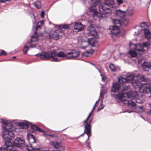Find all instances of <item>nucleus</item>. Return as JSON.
<instances>
[{
    "label": "nucleus",
    "instance_id": "nucleus-1",
    "mask_svg": "<svg viewBox=\"0 0 151 151\" xmlns=\"http://www.w3.org/2000/svg\"><path fill=\"white\" fill-rule=\"evenodd\" d=\"M115 6L113 0H106L103 2L102 0H98L91 6L89 10L93 13L92 16L94 19L98 18L100 19L106 17L107 14L111 13V8Z\"/></svg>",
    "mask_w": 151,
    "mask_h": 151
},
{
    "label": "nucleus",
    "instance_id": "nucleus-2",
    "mask_svg": "<svg viewBox=\"0 0 151 151\" xmlns=\"http://www.w3.org/2000/svg\"><path fill=\"white\" fill-rule=\"evenodd\" d=\"M67 52L65 53L63 51H60L56 53L55 50L50 51L42 52L41 53L37 54L35 56H38L40 59L43 60H49L52 59L51 61L54 62L59 61V59L56 57L60 58H66L67 59Z\"/></svg>",
    "mask_w": 151,
    "mask_h": 151
},
{
    "label": "nucleus",
    "instance_id": "nucleus-3",
    "mask_svg": "<svg viewBox=\"0 0 151 151\" xmlns=\"http://www.w3.org/2000/svg\"><path fill=\"white\" fill-rule=\"evenodd\" d=\"M2 123L3 124L2 128L3 130L2 136L4 140H12L14 138L15 135L11 129L13 127V125L10 122H8L3 119H1Z\"/></svg>",
    "mask_w": 151,
    "mask_h": 151
},
{
    "label": "nucleus",
    "instance_id": "nucleus-4",
    "mask_svg": "<svg viewBox=\"0 0 151 151\" xmlns=\"http://www.w3.org/2000/svg\"><path fill=\"white\" fill-rule=\"evenodd\" d=\"M135 77V75L133 73H128L125 77H121L118 79V82H114L113 83V86L111 91L114 92H118L120 88V85L119 83L123 84L126 82H129Z\"/></svg>",
    "mask_w": 151,
    "mask_h": 151
},
{
    "label": "nucleus",
    "instance_id": "nucleus-5",
    "mask_svg": "<svg viewBox=\"0 0 151 151\" xmlns=\"http://www.w3.org/2000/svg\"><path fill=\"white\" fill-rule=\"evenodd\" d=\"M98 101H96L95 105L93 106V107L92 109V110L89 114L88 117H87L86 119L83 121V122L85 124V129L84 132L81 135L78 137L82 136L85 133H86V134H87L88 136V137L90 135L91 129V127L90 125V123L91 122V120H88V119L91 116L93 111L94 110L95 105L97 103ZM88 138L89 137H88Z\"/></svg>",
    "mask_w": 151,
    "mask_h": 151
},
{
    "label": "nucleus",
    "instance_id": "nucleus-6",
    "mask_svg": "<svg viewBox=\"0 0 151 151\" xmlns=\"http://www.w3.org/2000/svg\"><path fill=\"white\" fill-rule=\"evenodd\" d=\"M12 145L9 147V151H18V150L15 149L14 147H20L24 146L25 145V141L24 139L20 138L17 137L13 143H12Z\"/></svg>",
    "mask_w": 151,
    "mask_h": 151
},
{
    "label": "nucleus",
    "instance_id": "nucleus-7",
    "mask_svg": "<svg viewBox=\"0 0 151 151\" xmlns=\"http://www.w3.org/2000/svg\"><path fill=\"white\" fill-rule=\"evenodd\" d=\"M29 145H27V150L29 151H40V149L38 145L35 146V138L32 134L31 135V137L29 138Z\"/></svg>",
    "mask_w": 151,
    "mask_h": 151
},
{
    "label": "nucleus",
    "instance_id": "nucleus-8",
    "mask_svg": "<svg viewBox=\"0 0 151 151\" xmlns=\"http://www.w3.org/2000/svg\"><path fill=\"white\" fill-rule=\"evenodd\" d=\"M134 28L136 29L137 30V31H135L134 32L135 35H139L143 30L145 38L148 40L151 38V33L148 29L144 28L143 29L141 27L137 25L134 27Z\"/></svg>",
    "mask_w": 151,
    "mask_h": 151
},
{
    "label": "nucleus",
    "instance_id": "nucleus-9",
    "mask_svg": "<svg viewBox=\"0 0 151 151\" xmlns=\"http://www.w3.org/2000/svg\"><path fill=\"white\" fill-rule=\"evenodd\" d=\"M67 59L75 60L80 55L79 51L72 50L67 52Z\"/></svg>",
    "mask_w": 151,
    "mask_h": 151
},
{
    "label": "nucleus",
    "instance_id": "nucleus-10",
    "mask_svg": "<svg viewBox=\"0 0 151 151\" xmlns=\"http://www.w3.org/2000/svg\"><path fill=\"white\" fill-rule=\"evenodd\" d=\"M140 92L143 93H150L151 95V83L144 84L139 88Z\"/></svg>",
    "mask_w": 151,
    "mask_h": 151
},
{
    "label": "nucleus",
    "instance_id": "nucleus-11",
    "mask_svg": "<svg viewBox=\"0 0 151 151\" xmlns=\"http://www.w3.org/2000/svg\"><path fill=\"white\" fill-rule=\"evenodd\" d=\"M87 31V34L88 36H92L96 39L99 38L98 33L96 31L95 28L92 25H89L88 26Z\"/></svg>",
    "mask_w": 151,
    "mask_h": 151
},
{
    "label": "nucleus",
    "instance_id": "nucleus-12",
    "mask_svg": "<svg viewBox=\"0 0 151 151\" xmlns=\"http://www.w3.org/2000/svg\"><path fill=\"white\" fill-rule=\"evenodd\" d=\"M150 42L149 41L145 42L142 44H137L133 43L132 42H130L129 44V47H137V46L139 47H148L150 46Z\"/></svg>",
    "mask_w": 151,
    "mask_h": 151
},
{
    "label": "nucleus",
    "instance_id": "nucleus-13",
    "mask_svg": "<svg viewBox=\"0 0 151 151\" xmlns=\"http://www.w3.org/2000/svg\"><path fill=\"white\" fill-rule=\"evenodd\" d=\"M37 38L36 36H32L30 41L29 42H28L27 45L24 46V47H36L35 42L37 41Z\"/></svg>",
    "mask_w": 151,
    "mask_h": 151
},
{
    "label": "nucleus",
    "instance_id": "nucleus-14",
    "mask_svg": "<svg viewBox=\"0 0 151 151\" xmlns=\"http://www.w3.org/2000/svg\"><path fill=\"white\" fill-rule=\"evenodd\" d=\"M12 145L10 140H5L4 145L0 147V151H7V150L9 149L8 148Z\"/></svg>",
    "mask_w": 151,
    "mask_h": 151
},
{
    "label": "nucleus",
    "instance_id": "nucleus-15",
    "mask_svg": "<svg viewBox=\"0 0 151 151\" xmlns=\"http://www.w3.org/2000/svg\"><path fill=\"white\" fill-rule=\"evenodd\" d=\"M125 95L126 96L127 98L133 100L135 99V97L138 95V93L137 91H132L128 93H126Z\"/></svg>",
    "mask_w": 151,
    "mask_h": 151
},
{
    "label": "nucleus",
    "instance_id": "nucleus-16",
    "mask_svg": "<svg viewBox=\"0 0 151 151\" xmlns=\"http://www.w3.org/2000/svg\"><path fill=\"white\" fill-rule=\"evenodd\" d=\"M129 98H127V96H126L123 100L122 102L124 104H127L129 107L131 106H134L136 105V104L134 101L132 100H128Z\"/></svg>",
    "mask_w": 151,
    "mask_h": 151
},
{
    "label": "nucleus",
    "instance_id": "nucleus-17",
    "mask_svg": "<svg viewBox=\"0 0 151 151\" xmlns=\"http://www.w3.org/2000/svg\"><path fill=\"white\" fill-rule=\"evenodd\" d=\"M109 29L111 34L114 35H116L119 32L118 26H110L109 27Z\"/></svg>",
    "mask_w": 151,
    "mask_h": 151
},
{
    "label": "nucleus",
    "instance_id": "nucleus-18",
    "mask_svg": "<svg viewBox=\"0 0 151 151\" xmlns=\"http://www.w3.org/2000/svg\"><path fill=\"white\" fill-rule=\"evenodd\" d=\"M51 145L55 148L57 149L58 151H60L62 149V147L61 143L57 141L52 142H51Z\"/></svg>",
    "mask_w": 151,
    "mask_h": 151
},
{
    "label": "nucleus",
    "instance_id": "nucleus-19",
    "mask_svg": "<svg viewBox=\"0 0 151 151\" xmlns=\"http://www.w3.org/2000/svg\"><path fill=\"white\" fill-rule=\"evenodd\" d=\"M57 29L54 31L52 33L51 37L55 40H57L59 38V34L61 31L60 29L57 28Z\"/></svg>",
    "mask_w": 151,
    "mask_h": 151
},
{
    "label": "nucleus",
    "instance_id": "nucleus-20",
    "mask_svg": "<svg viewBox=\"0 0 151 151\" xmlns=\"http://www.w3.org/2000/svg\"><path fill=\"white\" fill-rule=\"evenodd\" d=\"M74 29L76 32H78L83 30V27L81 23H76L74 25Z\"/></svg>",
    "mask_w": 151,
    "mask_h": 151
},
{
    "label": "nucleus",
    "instance_id": "nucleus-21",
    "mask_svg": "<svg viewBox=\"0 0 151 151\" xmlns=\"http://www.w3.org/2000/svg\"><path fill=\"white\" fill-rule=\"evenodd\" d=\"M94 53V50L91 49L89 50L86 51L82 53V56L83 57H86L90 56Z\"/></svg>",
    "mask_w": 151,
    "mask_h": 151
},
{
    "label": "nucleus",
    "instance_id": "nucleus-22",
    "mask_svg": "<svg viewBox=\"0 0 151 151\" xmlns=\"http://www.w3.org/2000/svg\"><path fill=\"white\" fill-rule=\"evenodd\" d=\"M17 125L20 128L23 129H27L29 127L28 122L27 121L19 123L17 124Z\"/></svg>",
    "mask_w": 151,
    "mask_h": 151
},
{
    "label": "nucleus",
    "instance_id": "nucleus-23",
    "mask_svg": "<svg viewBox=\"0 0 151 151\" xmlns=\"http://www.w3.org/2000/svg\"><path fill=\"white\" fill-rule=\"evenodd\" d=\"M150 63L145 62L142 65V67L143 70L147 71L150 69Z\"/></svg>",
    "mask_w": 151,
    "mask_h": 151
},
{
    "label": "nucleus",
    "instance_id": "nucleus-24",
    "mask_svg": "<svg viewBox=\"0 0 151 151\" xmlns=\"http://www.w3.org/2000/svg\"><path fill=\"white\" fill-rule=\"evenodd\" d=\"M126 93H122L119 94L116 98V101L118 102L122 101L124 98L126 96Z\"/></svg>",
    "mask_w": 151,
    "mask_h": 151
},
{
    "label": "nucleus",
    "instance_id": "nucleus-25",
    "mask_svg": "<svg viewBox=\"0 0 151 151\" xmlns=\"http://www.w3.org/2000/svg\"><path fill=\"white\" fill-rule=\"evenodd\" d=\"M44 24V21L42 20V21L38 22L36 27V30L35 31L34 34L36 35L37 33V31L38 29L41 28V27L43 26Z\"/></svg>",
    "mask_w": 151,
    "mask_h": 151
},
{
    "label": "nucleus",
    "instance_id": "nucleus-26",
    "mask_svg": "<svg viewBox=\"0 0 151 151\" xmlns=\"http://www.w3.org/2000/svg\"><path fill=\"white\" fill-rule=\"evenodd\" d=\"M130 82L135 89L140 88L139 85V84H140L139 82L134 80H132Z\"/></svg>",
    "mask_w": 151,
    "mask_h": 151
},
{
    "label": "nucleus",
    "instance_id": "nucleus-27",
    "mask_svg": "<svg viewBox=\"0 0 151 151\" xmlns=\"http://www.w3.org/2000/svg\"><path fill=\"white\" fill-rule=\"evenodd\" d=\"M88 42L90 45L93 47L95 46V44L97 42L93 38H91L88 39Z\"/></svg>",
    "mask_w": 151,
    "mask_h": 151
},
{
    "label": "nucleus",
    "instance_id": "nucleus-28",
    "mask_svg": "<svg viewBox=\"0 0 151 151\" xmlns=\"http://www.w3.org/2000/svg\"><path fill=\"white\" fill-rule=\"evenodd\" d=\"M125 12L124 11H122L120 9L116 10L115 14L117 16L120 17H123L125 16Z\"/></svg>",
    "mask_w": 151,
    "mask_h": 151
},
{
    "label": "nucleus",
    "instance_id": "nucleus-29",
    "mask_svg": "<svg viewBox=\"0 0 151 151\" xmlns=\"http://www.w3.org/2000/svg\"><path fill=\"white\" fill-rule=\"evenodd\" d=\"M129 54L130 55L131 57L133 58L136 57L137 55V52L133 50H130L129 51Z\"/></svg>",
    "mask_w": 151,
    "mask_h": 151
},
{
    "label": "nucleus",
    "instance_id": "nucleus-30",
    "mask_svg": "<svg viewBox=\"0 0 151 151\" xmlns=\"http://www.w3.org/2000/svg\"><path fill=\"white\" fill-rule=\"evenodd\" d=\"M55 28H58V29H60L61 30V29H68L69 28V25H63L61 26H58L57 25H55Z\"/></svg>",
    "mask_w": 151,
    "mask_h": 151
},
{
    "label": "nucleus",
    "instance_id": "nucleus-31",
    "mask_svg": "<svg viewBox=\"0 0 151 151\" xmlns=\"http://www.w3.org/2000/svg\"><path fill=\"white\" fill-rule=\"evenodd\" d=\"M38 9H40L41 6V3L40 0H37L33 4Z\"/></svg>",
    "mask_w": 151,
    "mask_h": 151
},
{
    "label": "nucleus",
    "instance_id": "nucleus-32",
    "mask_svg": "<svg viewBox=\"0 0 151 151\" xmlns=\"http://www.w3.org/2000/svg\"><path fill=\"white\" fill-rule=\"evenodd\" d=\"M136 50L137 51L138 53L140 55H141L145 52V50L144 48H140L139 49H137V48H135Z\"/></svg>",
    "mask_w": 151,
    "mask_h": 151
},
{
    "label": "nucleus",
    "instance_id": "nucleus-33",
    "mask_svg": "<svg viewBox=\"0 0 151 151\" xmlns=\"http://www.w3.org/2000/svg\"><path fill=\"white\" fill-rule=\"evenodd\" d=\"M137 79L141 81H143L145 80L144 76L141 75L140 74H138L137 76Z\"/></svg>",
    "mask_w": 151,
    "mask_h": 151
},
{
    "label": "nucleus",
    "instance_id": "nucleus-34",
    "mask_svg": "<svg viewBox=\"0 0 151 151\" xmlns=\"http://www.w3.org/2000/svg\"><path fill=\"white\" fill-rule=\"evenodd\" d=\"M113 23L114 24V26H118L119 27L121 25V23L120 21L118 19H114L113 21Z\"/></svg>",
    "mask_w": 151,
    "mask_h": 151
},
{
    "label": "nucleus",
    "instance_id": "nucleus-35",
    "mask_svg": "<svg viewBox=\"0 0 151 151\" xmlns=\"http://www.w3.org/2000/svg\"><path fill=\"white\" fill-rule=\"evenodd\" d=\"M29 124L31 126V127L33 130L37 131L38 129V127L35 124L32 125V123H29Z\"/></svg>",
    "mask_w": 151,
    "mask_h": 151
},
{
    "label": "nucleus",
    "instance_id": "nucleus-36",
    "mask_svg": "<svg viewBox=\"0 0 151 151\" xmlns=\"http://www.w3.org/2000/svg\"><path fill=\"white\" fill-rule=\"evenodd\" d=\"M109 68L112 71L114 72L116 70V68L114 65L112 63L110 64L109 65Z\"/></svg>",
    "mask_w": 151,
    "mask_h": 151
},
{
    "label": "nucleus",
    "instance_id": "nucleus-37",
    "mask_svg": "<svg viewBox=\"0 0 151 151\" xmlns=\"http://www.w3.org/2000/svg\"><path fill=\"white\" fill-rule=\"evenodd\" d=\"M31 17L32 18V21L33 22V25L35 24L36 23V21L35 19V17L34 16L33 14L32 13L31 14ZM33 27H34V26H33Z\"/></svg>",
    "mask_w": 151,
    "mask_h": 151
},
{
    "label": "nucleus",
    "instance_id": "nucleus-38",
    "mask_svg": "<svg viewBox=\"0 0 151 151\" xmlns=\"http://www.w3.org/2000/svg\"><path fill=\"white\" fill-rule=\"evenodd\" d=\"M122 22L124 25H126L128 23V20L125 18H122L121 20Z\"/></svg>",
    "mask_w": 151,
    "mask_h": 151
},
{
    "label": "nucleus",
    "instance_id": "nucleus-39",
    "mask_svg": "<svg viewBox=\"0 0 151 151\" xmlns=\"http://www.w3.org/2000/svg\"><path fill=\"white\" fill-rule=\"evenodd\" d=\"M122 22L124 25H126L128 23V20L125 18H122L121 20Z\"/></svg>",
    "mask_w": 151,
    "mask_h": 151
},
{
    "label": "nucleus",
    "instance_id": "nucleus-40",
    "mask_svg": "<svg viewBox=\"0 0 151 151\" xmlns=\"http://www.w3.org/2000/svg\"><path fill=\"white\" fill-rule=\"evenodd\" d=\"M122 22L124 25H126L128 23V20L125 18H122L121 20Z\"/></svg>",
    "mask_w": 151,
    "mask_h": 151
},
{
    "label": "nucleus",
    "instance_id": "nucleus-41",
    "mask_svg": "<svg viewBox=\"0 0 151 151\" xmlns=\"http://www.w3.org/2000/svg\"><path fill=\"white\" fill-rule=\"evenodd\" d=\"M6 54L7 53L4 50H0V56H5L6 55Z\"/></svg>",
    "mask_w": 151,
    "mask_h": 151
},
{
    "label": "nucleus",
    "instance_id": "nucleus-42",
    "mask_svg": "<svg viewBox=\"0 0 151 151\" xmlns=\"http://www.w3.org/2000/svg\"><path fill=\"white\" fill-rule=\"evenodd\" d=\"M133 101L134 102L135 101H136L137 103L139 104L141 103L142 102V101L138 98L135 99H134V100Z\"/></svg>",
    "mask_w": 151,
    "mask_h": 151
},
{
    "label": "nucleus",
    "instance_id": "nucleus-43",
    "mask_svg": "<svg viewBox=\"0 0 151 151\" xmlns=\"http://www.w3.org/2000/svg\"><path fill=\"white\" fill-rule=\"evenodd\" d=\"M104 106L103 104L102 103H101L98 109V111H99L100 110L104 108Z\"/></svg>",
    "mask_w": 151,
    "mask_h": 151
},
{
    "label": "nucleus",
    "instance_id": "nucleus-44",
    "mask_svg": "<svg viewBox=\"0 0 151 151\" xmlns=\"http://www.w3.org/2000/svg\"><path fill=\"white\" fill-rule=\"evenodd\" d=\"M29 49V48H23V51L24 54H26L27 52Z\"/></svg>",
    "mask_w": 151,
    "mask_h": 151
},
{
    "label": "nucleus",
    "instance_id": "nucleus-45",
    "mask_svg": "<svg viewBox=\"0 0 151 151\" xmlns=\"http://www.w3.org/2000/svg\"><path fill=\"white\" fill-rule=\"evenodd\" d=\"M45 14V11L44 10H42L40 16L42 18L44 17Z\"/></svg>",
    "mask_w": 151,
    "mask_h": 151
},
{
    "label": "nucleus",
    "instance_id": "nucleus-46",
    "mask_svg": "<svg viewBox=\"0 0 151 151\" xmlns=\"http://www.w3.org/2000/svg\"><path fill=\"white\" fill-rule=\"evenodd\" d=\"M147 22H143L141 23L140 24V26L141 27H144L147 25Z\"/></svg>",
    "mask_w": 151,
    "mask_h": 151
},
{
    "label": "nucleus",
    "instance_id": "nucleus-47",
    "mask_svg": "<svg viewBox=\"0 0 151 151\" xmlns=\"http://www.w3.org/2000/svg\"><path fill=\"white\" fill-rule=\"evenodd\" d=\"M100 75L102 76V81H105L106 78V76L102 74H101Z\"/></svg>",
    "mask_w": 151,
    "mask_h": 151
},
{
    "label": "nucleus",
    "instance_id": "nucleus-48",
    "mask_svg": "<svg viewBox=\"0 0 151 151\" xmlns=\"http://www.w3.org/2000/svg\"><path fill=\"white\" fill-rule=\"evenodd\" d=\"M37 131H38L40 132H41L44 133H45V130H43L42 129L40 128H38Z\"/></svg>",
    "mask_w": 151,
    "mask_h": 151
},
{
    "label": "nucleus",
    "instance_id": "nucleus-49",
    "mask_svg": "<svg viewBox=\"0 0 151 151\" xmlns=\"http://www.w3.org/2000/svg\"><path fill=\"white\" fill-rule=\"evenodd\" d=\"M44 135H46L47 136H49L52 137H54V135L53 134H48L46 133H44Z\"/></svg>",
    "mask_w": 151,
    "mask_h": 151
},
{
    "label": "nucleus",
    "instance_id": "nucleus-50",
    "mask_svg": "<svg viewBox=\"0 0 151 151\" xmlns=\"http://www.w3.org/2000/svg\"><path fill=\"white\" fill-rule=\"evenodd\" d=\"M91 132V131H90V132ZM90 135L89 136V137L91 136V132H90ZM87 135H88V136L87 134ZM88 139H87V141L86 142H85L86 144L87 145H89V143L88 142H87V140H88V139H89V138H88Z\"/></svg>",
    "mask_w": 151,
    "mask_h": 151
},
{
    "label": "nucleus",
    "instance_id": "nucleus-51",
    "mask_svg": "<svg viewBox=\"0 0 151 151\" xmlns=\"http://www.w3.org/2000/svg\"><path fill=\"white\" fill-rule=\"evenodd\" d=\"M117 1L119 5H120L123 3V0H117Z\"/></svg>",
    "mask_w": 151,
    "mask_h": 151
},
{
    "label": "nucleus",
    "instance_id": "nucleus-52",
    "mask_svg": "<svg viewBox=\"0 0 151 151\" xmlns=\"http://www.w3.org/2000/svg\"><path fill=\"white\" fill-rule=\"evenodd\" d=\"M133 14V13L132 11H131L129 12H128V16H131Z\"/></svg>",
    "mask_w": 151,
    "mask_h": 151
},
{
    "label": "nucleus",
    "instance_id": "nucleus-53",
    "mask_svg": "<svg viewBox=\"0 0 151 151\" xmlns=\"http://www.w3.org/2000/svg\"><path fill=\"white\" fill-rule=\"evenodd\" d=\"M96 68L98 70H99V72H100V73H101V71H100V70L97 67H96Z\"/></svg>",
    "mask_w": 151,
    "mask_h": 151
},
{
    "label": "nucleus",
    "instance_id": "nucleus-54",
    "mask_svg": "<svg viewBox=\"0 0 151 151\" xmlns=\"http://www.w3.org/2000/svg\"><path fill=\"white\" fill-rule=\"evenodd\" d=\"M91 64L92 65H93L94 66H95V67H96V66L94 64H93V63H91Z\"/></svg>",
    "mask_w": 151,
    "mask_h": 151
},
{
    "label": "nucleus",
    "instance_id": "nucleus-55",
    "mask_svg": "<svg viewBox=\"0 0 151 151\" xmlns=\"http://www.w3.org/2000/svg\"><path fill=\"white\" fill-rule=\"evenodd\" d=\"M150 69H151V64L150 63Z\"/></svg>",
    "mask_w": 151,
    "mask_h": 151
},
{
    "label": "nucleus",
    "instance_id": "nucleus-56",
    "mask_svg": "<svg viewBox=\"0 0 151 151\" xmlns=\"http://www.w3.org/2000/svg\"><path fill=\"white\" fill-rule=\"evenodd\" d=\"M16 58V56H14L12 58Z\"/></svg>",
    "mask_w": 151,
    "mask_h": 151
},
{
    "label": "nucleus",
    "instance_id": "nucleus-57",
    "mask_svg": "<svg viewBox=\"0 0 151 151\" xmlns=\"http://www.w3.org/2000/svg\"><path fill=\"white\" fill-rule=\"evenodd\" d=\"M87 47V46H86V47Z\"/></svg>",
    "mask_w": 151,
    "mask_h": 151
},
{
    "label": "nucleus",
    "instance_id": "nucleus-58",
    "mask_svg": "<svg viewBox=\"0 0 151 151\" xmlns=\"http://www.w3.org/2000/svg\"><path fill=\"white\" fill-rule=\"evenodd\" d=\"M101 94H100V96H101Z\"/></svg>",
    "mask_w": 151,
    "mask_h": 151
}]
</instances>
